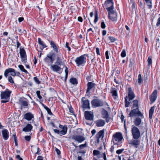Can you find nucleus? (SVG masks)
Masks as SVG:
<instances>
[{
  "label": "nucleus",
  "mask_w": 160,
  "mask_h": 160,
  "mask_svg": "<svg viewBox=\"0 0 160 160\" xmlns=\"http://www.w3.org/2000/svg\"><path fill=\"white\" fill-rule=\"evenodd\" d=\"M16 158L18 160H23L22 158L20 157L19 155H17L16 156Z\"/></svg>",
  "instance_id": "69168bd1"
},
{
  "label": "nucleus",
  "mask_w": 160,
  "mask_h": 160,
  "mask_svg": "<svg viewBox=\"0 0 160 160\" xmlns=\"http://www.w3.org/2000/svg\"><path fill=\"white\" fill-rule=\"evenodd\" d=\"M128 97L126 96L125 98V107H128L129 106L130 104V102L127 100Z\"/></svg>",
  "instance_id": "ea45409f"
},
{
  "label": "nucleus",
  "mask_w": 160,
  "mask_h": 160,
  "mask_svg": "<svg viewBox=\"0 0 160 160\" xmlns=\"http://www.w3.org/2000/svg\"><path fill=\"white\" fill-rule=\"evenodd\" d=\"M96 125L98 127H102L105 124V122L103 120L100 119L96 121Z\"/></svg>",
  "instance_id": "b1692460"
},
{
  "label": "nucleus",
  "mask_w": 160,
  "mask_h": 160,
  "mask_svg": "<svg viewBox=\"0 0 160 160\" xmlns=\"http://www.w3.org/2000/svg\"><path fill=\"white\" fill-rule=\"evenodd\" d=\"M65 80H66L68 77V68L66 66H65Z\"/></svg>",
  "instance_id": "a19ab883"
},
{
  "label": "nucleus",
  "mask_w": 160,
  "mask_h": 160,
  "mask_svg": "<svg viewBox=\"0 0 160 160\" xmlns=\"http://www.w3.org/2000/svg\"><path fill=\"white\" fill-rule=\"evenodd\" d=\"M63 57L62 55L61 54L59 55L56 58V61L55 63L59 65H63Z\"/></svg>",
  "instance_id": "f3484780"
},
{
  "label": "nucleus",
  "mask_w": 160,
  "mask_h": 160,
  "mask_svg": "<svg viewBox=\"0 0 160 160\" xmlns=\"http://www.w3.org/2000/svg\"><path fill=\"white\" fill-rule=\"evenodd\" d=\"M85 55H83L76 58L75 60V62L77 66H79L80 65H84L86 62V58L85 57Z\"/></svg>",
  "instance_id": "20e7f679"
},
{
  "label": "nucleus",
  "mask_w": 160,
  "mask_h": 160,
  "mask_svg": "<svg viewBox=\"0 0 160 160\" xmlns=\"http://www.w3.org/2000/svg\"><path fill=\"white\" fill-rule=\"evenodd\" d=\"M72 138L79 143H81L85 140V138L82 136L78 135H73Z\"/></svg>",
  "instance_id": "9b49d317"
},
{
  "label": "nucleus",
  "mask_w": 160,
  "mask_h": 160,
  "mask_svg": "<svg viewBox=\"0 0 160 160\" xmlns=\"http://www.w3.org/2000/svg\"><path fill=\"white\" fill-rule=\"evenodd\" d=\"M18 68L22 72L26 73H28V71L24 68V67L22 65H20L18 66Z\"/></svg>",
  "instance_id": "58836bf2"
},
{
  "label": "nucleus",
  "mask_w": 160,
  "mask_h": 160,
  "mask_svg": "<svg viewBox=\"0 0 160 160\" xmlns=\"http://www.w3.org/2000/svg\"><path fill=\"white\" fill-rule=\"evenodd\" d=\"M108 38L112 42H114L116 40V38L111 36H109Z\"/></svg>",
  "instance_id": "8fccbe9b"
},
{
  "label": "nucleus",
  "mask_w": 160,
  "mask_h": 160,
  "mask_svg": "<svg viewBox=\"0 0 160 160\" xmlns=\"http://www.w3.org/2000/svg\"><path fill=\"white\" fill-rule=\"evenodd\" d=\"M105 116L103 117V118H106V120L107 122H108L110 119V118L109 117L108 112L105 111Z\"/></svg>",
  "instance_id": "e433bc0d"
},
{
  "label": "nucleus",
  "mask_w": 160,
  "mask_h": 160,
  "mask_svg": "<svg viewBox=\"0 0 160 160\" xmlns=\"http://www.w3.org/2000/svg\"><path fill=\"white\" fill-rule=\"evenodd\" d=\"M2 133L3 139L7 140L9 137V132L6 129H4L2 131Z\"/></svg>",
  "instance_id": "4be33fe9"
},
{
  "label": "nucleus",
  "mask_w": 160,
  "mask_h": 160,
  "mask_svg": "<svg viewBox=\"0 0 160 160\" xmlns=\"http://www.w3.org/2000/svg\"><path fill=\"white\" fill-rule=\"evenodd\" d=\"M157 43L156 45V48L157 50L158 49L159 47L160 42H159V39L158 38L157 39Z\"/></svg>",
  "instance_id": "de8ad7c7"
},
{
  "label": "nucleus",
  "mask_w": 160,
  "mask_h": 160,
  "mask_svg": "<svg viewBox=\"0 0 160 160\" xmlns=\"http://www.w3.org/2000/svg\"><path fill=\"white\" fill-rule=\"evenodd\" d=\"M25 139L27 141H29L31 139V136H25Z\"/></svg>",
  "instance_id": "bf43d9fd"
},
{
  "label": "nucleus",
  "mask_w": 160,
  "mask_h": 160,
  "mask_svg": "<svg viewBox=\"0 0 160 160\" xmlns=\"http://www.w3.org/2000/svg\"><path fill=\"white\" fill-rule=\"evenodd\" d=\"M129 61L130 63L129 65V67H132V66L134 64V61L132 59H129Z\"/></svg>",
  "instance_id": "3c124183"
},
{
  "label": "nucleus",
  "mask_w": 160,
  "mask_h": 160,
  "mask_svg": "<svg viewBox=\"0 0 160 160\" xmlns=\"http://www.w3.org/2000/svg\"><path fill=\"white\" fill-rule=\"evenodd\" d=\"M128 90V97L129 98V101H130L135 98V96L131 88H129Z\"/></svg>",
  "instance_id": "2eb2a0df"
},
{
  "label": "nucleus",
  "mask_w": 160,
  "mask_h": 160,
  "mask_svg": "<svg viewBox=\"0 0 160 160\" xmlns=\"http://www.w3.org/2000/svg\"><path fill=\"white\" fill-rule=\"evenodd\" d=\"M131 131L133 139H138L140 138L141 133L139 129L137 127L132 126Z\"/></svg>",
  "instance_id": "f257e3e1"
},
{
  "label": "nucleus",
  "mask_w": 160,
  "mask_h": 160,
  "mask_svg": "<svg viewBox=\"0 0 160 160\" xmlns=\"http://www.w3.org/2000/svg\"><path fill=\"white\" fill-rule=\"evenodd\" d=\"M20 54L21 57H27L24 48H20Z\"/></svg>",
  "instance_id": "473e14b6"
},
{
  "label": "nucleus",
  "mask_w": 160,
  "mask_h": 160,
  "mask_svg": "<svg viewBox=\"0 0 160 160\" xmlns=\"http://www.w3.org/2000/svg\"><path fill=\"white\" fill-rule=\"evenodd\" d=\"M67 130L68 128L67 125H64L63 129L60 131H59V133L62 135H64L67 133Z\"/></svg>",
  "instance_id": "c756f323"
},
{
  "label": "nucleus",
  "mask_w": 160,
  "mask_h": 160,
  "mask_svg": "<svg viewBox=\"0 0 160 160\" xmlns=\"http://www.w3.org/2000/svg\"><path fill=\"white\" fill-rule=\"evenodd\" d=\"M11 92L9 91L8 89H6L5 91L2 92L1 93V99L3 100L1 101L2 103L8 102L9 99L10 95Z\"/></svg>",
  "instance_id": "f03ea898"
},
{
  "label": "nucleus",
  "mask_w": 160,
  "mask_h": 160,
  "mask_svg": "<svg viewBox=\"0 0 160 160\" xmlns=\"http://www.w3.org/2000/svg\"><path fill=\"white\" fill-rule=\"evenodd\" d=\"M85 98L83 97L82 99V107L84 108H90L89 102L88 100H85Z\"/></svg>",
  "instance_id": "f8f14e48"
},
{
  "label": "nucleus",
  "mask_w": 160,
  "mask_h": 160,
  "mask_svg": "<svg viewBox=\"0 0 160 160\" xmlns=\"http://www.w3.org/2000/svg\"><path fill=\"white\" fill-rule=\"evenodd\" d=\"M24 118L28 121H30L34 118V116L31 112H27L24 114Z\"/></svg>",
  "instance_id": "aec40b11"
},
{
  "label": "nucleus",
  "mask_w": 160,
  "mask_h": 160,
  "mask_svg": "<svg viewBox=\"0 0 160 160\" xmlns=\"http://www.w3.org/2000/svg\"><path fill=\"white\" fill-rule=\"evenodd\" d=\"M102 157H103L104 160H107L106 155L105 153H103L102 154Z\"/></svg>",
  "instance_id": "774afa93"
},
{
  "label": "nucleus",
  "mask_w": 160,
  "mask_h": 160,
  "mask_svg": "<svg viewBox=\"0 0 160 160\" xmlns=\"http://www.w3.org/2000/svg\"><path fill=\"white\" fill-rule=\"evenodd\" d=\"M115 147L114 146H112L110 148V151L112 152H114Z\"/></svg>",
  "instance_id": "0e129e2a"
},
{
  "label": "nucleus",
  "mask_w": 160,
  "mask_h": 160,
  "mask_svg": "<svg viewBox=\"0 0 160 160\" xmlns=\"http://www.w3.org/2000/svg\"><path fill=\"white\" fill-rule=\"evenodd\" d=\"M101 28L103 29H104L105 28L106 25L104 22H102L101 23Z\"/></svg>",
  "instance_id": "e2e57ef3"
},
{
  "label": "nucleus",
  "mask_w": 160,
  "mask_h": 160,
  "mask_svg": "<svg viewBox=\"0 0 160 160\" xmlns=\"http://www.w3.org/2000/svg\"><path fill=\"white\" fill-rule=\"evenodd\" d=\"M91 104L92 106L96 107L103 106V102L100 100L98 99H95L92 101Z\"/></svg>",
  "instance_id": "0eeeda50"
},
{
  "label": "nucleus",
  "mask_w": 160,
  "mask_h": 160,
  "mask_svg": "<svg viewBox=\"0 0 160 160\" xmlns=\"http://www.w3.org/2000/svg\"><path fill=\"white\" fill-rule=\"evenodd\" d=\"M114 6L111 7H108V8H106V9L108 12V15L116 12L114 10Z\"/></svg>",
  "instance_id": "c85d7f7f"
},
{
  "label": "nucleus",
  "mask_w": 160,
  "mask_h": 160,
  "mask_svg": "<svg viewBox=\"0 0 160 160\" xmlns=\"http://www.w3.org/2000/svg\"><path fill=\"white\" fill-rule=\"evenodd\" d=\"M108 17L109 19L113 21H116L117 19V14L116 12L108 15Z\"/></svg>",
  "instance_id": "5701e85b"
},
{
  "label": "nucleus",
  "mask_w": 160,
  "mask_h": 160,
  "mask_svg": "<svg viewBox=\"0 0 160 160\" xmlns=\"http://www.w3.org/2000/svg\"><path fill=\"white\" fill-rule=\"evenodd\" d=\"M147 61L148 62V66L151 65L152 63V60L150 57L148 58Z\"/></svg>",
  "instance_id": "37998d69"
},
{
  "label": "nucleus",
  "mask_w": 160,
  "mask_h": 160,
  "mask_svg": "<svg viewBox=\"0 0 160 160\" xmlns=\"http://www.w3.org/2000/svg\"><path fill=\"white\" fill-rule=\"evenodd\" d=\"M40 92L39 91H37L36 92V94L38 96V98L40 99H41L42 98V96L40 95Z\"/></svg>",
  "instance_id": "603ef678"
},
{
  "label": "nucleus",
  "mask_w": 160,
  "mask_h": 160,
  "mask_svg": "<svg viewBox=\"0 0 160 160\" xmlns=\"http://www.w3.org/2000/svg\"><path fill=\"white\" fill-rule=\"evenodd\" d=\"M51 47L53 48V50L56 52H58V48L53 41H50Z\"/></svg>",
  "instance_id": "cd10ccee"
},
{
  "label": "nucleus",
  "mask_w": 160,
  "mask_h": 160,
  "mask_svg": "<svg viewBox=\"0 0 160 160\" xmlns=\"http://www.w3.org/2000/svg\"><path fill=\"white\" fill-rule=\"evenodd\" d=\"M126 52L125 50L123 49L121 52V56L122 57H124L126 56Z\"/></svg>",
  "instance_id": "09e8293b"
},
{
  "label": "nucleus",
  "mask_w": 160,
  "mask_h": 160,
  "mask_svg": "<svg viewBox=\"0 0 160 160\" xmlns=\"http://www.w3.org/2000/svg\"><path fill=\"white\" fill-rule=\"evenodd\" d=\"M124 149H119L117 150L116 151V153L118 154H120L123 152V151H124Z\"/></svg>",
  "instance_id": "6e6d98bb"
},
{
  "label": "nucleus",
  "mask_w": 160,
  "mask_h": 160,
  "mask_svg": "<svg viewBox=\"0 0 160 160\" xmlns=\"http://www.w3.org/2000/svg\"><path fill=\"white\" fill-rule=\"evenodd\" d=\"M96 52L97 53V54L98 55H100V49L99 48H96Z\"/></svg>",
  "instance_id": "338daca9"
},
{
  "label": "nucleus",
  "mask_w": 160,
  "mask_h": 160,
  "mask_svg": "<svg viewBox=\"0 0 160 160\" xmlns=\"http://www.w3.org/2000/svg\"><path fill=\"white\" fill-rule=\"evenodd\" d=\"M112 0H107L103 4V7L106 8L113 6Z\"/></svg>",
  "instance_id": "dca6fc26"
},
{
  "label": "nucleus",
  "mask_w": 160,
  "mask_h": 160,
  "mask_svg": "<svg viewBox=\"0 0 160 160\" xmlns=\"http://www.w3.org/2000/svg\"><path fill=\"white\" fill-rule=\"evenodd\" d=\"M38 40L39 44L42 47H40L41 49H42L47 47L44 42L41 40L40 38H38Z\"/></svg>",
  "instance_id": "2f4dec72"
},
{
  "label": "nucleus",
  "mask_w": 160,
  "mask_h": 160,
  "mask_svg": "<svg viewBox=\"0 0 160 160\" xmlns=\"http://www.w3.org/2000/svg\"><path fill=\"white\" fill-rule=\"evenodd\" d=\"M138 81L139 84H140L142 82V76L140 74L138 75Z\"/></svg>",
  "instance_id": "c03bdc74"
},
{
  "label": "nucleus",
  "mask_w": 160,
  "mask_h": 160,
  "mask_svg": "<svg viewBox=\"0 0 160 160\" xmlns=\"http://www.w3.org/2000/svg\"><path fill=\"white\" fill-rule=\"evenodd\" d=\"M19 103L21 106V109L27 107L28 105V99L23 97L21 98L20 99Z\"/></svg>",
  "instance_id": "6e6552de"
},
{
  "label": "nucleus",
  "mask_w": 160,
  "mask_h": 160,
  "mask_svg": "<svg viewBox=\"0 0 160 160\" xmlns=\"http://www.w3.org/2000/svg\"><path fill=\"white\" fill-rule=\"evenodd\" d=\"M98 14L97 13V11H96V14L95 17V19L94 20V22L96 23L98 21Z\"/></svg>",
  "instance_id": "49530a36"
},
{
  "label": "nucleus",
  "mask_w": 160,
  "mask_h": 160,
  "mask_svg": "<svg viewBox=\"0 0 160 160\" xmlns=\"http://www.w3.org/2000/svg\"><path fill=\"white\" fill-rule=\"evenodd\" d=\"M112 140L114 143L121 142L123 139L122 134L119 132H117L113 135Z\"/></svg>",
  "instance_id": "39448f33"
},
{
  "label": "nucleus",
  "mask_w": 160,
  "mask_h": 160,
  "mask_svg": "<svg viewBox=\"0 0 160 160\" xmlns=\"http://www.w3.org/2000/svg\"><path fill=\"white\" fill-rule=\"evenodd\" d=\"M10 72L11 75L13 76H15L16 75V73L15 71V70L12 68H8V69H6L4 72V75L6 78H7L8 76V73Z\"/></svg>",
  "instance_id": "ddd939ff"
},
{
  "label": "nucleus",
  "mask_w": 160,
  "mask_h": 160,
  "mask_svg": "<svg viewBox=\"0 0 160 160\" xmlns=\"http://www.w3.org/2000/svg\"><path fill=\"white\" fill-rule=\"evenodd\" d=\"M95 84L92 82H88L87 84L88 88L86 91V94L88 96L90 95V90L95 87Z\"/></svg>",
  "instance_id": "4468645a"
},
{
  "label": "nucleus",
  "mask_w": 160,
  "mask_h": 160,
  "mask_svg": "<svg viewBox=\"0 0 160 160\" xmlns=\"http://www.w3.org/2000/svg\"><path fill=\"white\" fill-rule=\"evenodd\" d=\"M34 80L38 84L40 83V82L38 79L37 77H34Z\"/></svg>",
  "instance_id": "4d7b16f0"
},
{
  "label": "nucleus",
  "mask_w": 160,
  "mask_h": 160,
  "mask_svg": "<svg viewBox=\"0 0 160 160\" xmlns=\"http://www.w3.org/2000/svg\"><path fill=\"white\" fill-rule=\"evenodd\" d=\"M157 90H155L152 94L151 97L150 98V100L151 102H154L156 100L157 98Z\"/></svg>",
  "instance_id": "412c9836"
},
{
  "label": "nucleus",
  "mask_w": 160,
  "mask_h": 160,
  "mask_svg": "<svg viewBox=\"0 0 160 160\" xmlns=\"http://www.w3.org/2000/svg\"><path fill=\"white\" fill-rule=\"evenodd\" d=\"M100 139L99 138L96 137L95 141L94 142H93V143L96 145H98L100 141Z\"/></svg>",
  "instance_id": "79ce46f5"
},
{
  "label": "nucleus",
  "mask_w": 160,
  "mask_h": 160,
  "mask_svg": "<svg viewBox=\"0 0 160 160\" xmlns=\"http://www.w3.org/2000/svg\"><path fill=\"white\" fill-rule=\"evenodd\" d=\"M8 81L11 83H14L12 78L11 76H9L8 78Z\"/></svg>",
  "instance_id": "864d4df0"
},
{
  "label": "nucleus",
  "mask_w": 160,
  "mask_h": 160,
  "mask_svg": "<svg viewBox=\"0 0 160 160\" xmlns=\"http://www.w3.org/2000/svg\"><path fill=\"white\" fill-rule=\"evenodd\" d=\"M146 3L147 4L148 8H152V0H145Z\"/></svg>",
  "instance_id": "4c0bfd02"
},
{
  "label": "nucleus",
  "mask_w": 160,
  "mask_h": 160,
  "mask_svg": "<svg viewBox=\"0 0 160 160\" xmlns=\"http://www.w3.org/2000/svg\"><path fill=\"white\" fill-rule=\"evenodd\" d=\"M105 56L106 58L107 59H109V51H107L105 52Z\"/></svg>",
  "instance_id": "13d9d810"
},
{
  "label": "nucleus",
  "mask_w": 160,
  "mask_h": 160,
  "mask_svg": "<svg viewBox=\"0 0 160 160\" xmlns=\"http://www.w3.org/2000/svg\"><path fill=\"white\" fill-rule=\"evenodd\" d=\"M104 130L102 129L100 131L97 133L96 135V137L100 138H103L104 135Z\"/></svg>",
  "instance_id": "a878e982"
},
{
  "label": "nucleus",
  "mask_w": 160,
  "mask_h": 160,
  "mask_svg": "<svg viewBox=\"0 0 160 160\" xmlns=\"http://www.w3.org/2000/svg\"><path fill=\"white\" fill-rule=\"evenodd\" d=\"M111 93L114 99H117L118 98V94L116 90H112L111 91Z\"/></svg>",
  "instance_id": "72a5a7b5"
},
{
  "label": "nucleus",
  "mask_w": 160,
  "mask_h": 160,
  "mask_svg": "<svg viewBox=\"0 0 160 160\" xmlns=\"http://www.w3.org/2000/svg\"><path fill=\"white\" fill-rule=\"evenodd\" d=\"M44 61L48 66H50L52 64L54 61L53 54L51 53L48 54L47 57L44 58Z\"/></svg>",
  "instance_id": "423d86ee"
},
{
  "label": "nucleus",
  "mask_w": 160,
  "mask_h": 160,
  "mask_svg": "<svg viewBox=\"0 0 160 160\" xmlns=\"http://www.w3.org/2000/svg\"><path fill=\"white\" fill-rule=\"evenodd\" d=\"M70 82L73 85H77L78 83L77 79L74 78H71L70 79Z\"/></svg>",
  "instance_id": "f704fd0d"
},
{
  "label": "nucleus",
  "mask_w": 160,
  "mask_h": 160,
  "mask_svg": "<svg viewBox=\"0 0 160 160\" xmlns=\"http://www.w3.org/2000/svg\"><path fill=\"white\" fill-rule=\"evenodd\" d=\"M84 116L85 119L89 121H93L94 115L91 111H86L85 112Z\"/></svg>",
  "instance_id": "9d476101"
},
{
  "label": "nucleus",
  "mask_w": 160,
  "mask_h": 160,
  "mask_svg": "<svg viewBox=\"0 0 160 160\" xmlns=\"http://www.w3.org/2000/svg\"><path fill=\"white\" fill-rule=\"evenodd\" d=\"M139 143V141L138 139H134L131 140L129 143V144L134 146L136 148H137L138 147Z\"/></svg>",
  "instance_id": "6ab92c4d"
},
{
  "label": "nucleus",
  "mask_w": 160,
  "mask_h": 160,
  "mask_svg": "<svg viewBox=\"0 0 160 160\" xmlns=\"http://www.w3.org/2000/svg\"><path fill=\"white\" fill-rule=\"evenodd\" d=\"M12 138H14L15 142H17V138L16 134L13 135Z\"/></svg>",
  "instance_id": "052dcab7"
},
{
  "label": "nucleus",
  "mask_w": 160,
  "mask_h": 160,
  "mask_svg": "<svg viewBox=\"0 0 160 160\" xmlns=\"http://www.w3.org/2000/svg\"><path fill=\"white\" fill-rule=\"evenodd\" d=\"M86 144H81L79 145V147L80 149H82L84 147H86Z\"/></svg>",
  "instance_id": "680f3d73"
},
{
  "label": "nucleus",
  "mask_w": 160,
  "mask_h": 160,
  "mask_svg": "<svg viewBox=\"0 0 160 160\" xmlns=\"http://www.w3.org/2000/svg\"><path fill=\"white\" fill-rule=\"evenodd\" d=\"M61 65L55 63L54 64H52L50 66V69L52 71L59 73L61 70V68L60 67Z\"/></svg>",
  "instance_id": "1a4fd4ad"
},
{
  "label": "nucleus",
  "mask_w": 160,
  "mask_h": 160,
  "mask_svg": "<svg viewBox=\"0 0 160 160\" xmlns=\"http://www.w3.org/2000/svg\"><path fill=\"white\" fill-rule=\"evenodd\" d=\"M32 128V126L30 124H28L22 130L23 131L28 132H30Z\"/></svg>",
  "instance_id": "393cba45"
},
{
  "label": "nucleus",
  "mask_w": 160,
  "mask_h": 160,
  "mask_svg": "<svg viewBox=\"0 0 160 160\" xmlns=\"http://www.w3.org/2000/svg\"><path fill=\"white\" fill-rule=\"evenodd\" d=\"M41 104L44 108L47 111L49 115H52V112L51 110L48 107L46 106L42 103H41Z\"/></svg>",
  "instance_id": "7c9ffc66"
},
{
  "label": "nucleus",
  "mask_w": 160,
  "mask_h": 160,
  "mask_svg": "<svg viewBox=\"0 0 160 160\" xmlns=\"http://www.w3.org/2000/svg\"><path fill=\"white\" fill-rule=\"evenodd\" d=\"M129 116L131 118L135 117H138L143 118V115L142 113L139 111V109H134L130 111Z\"/></svg>",
  "instance_id": "7ed1b4c3"
},
{
  "label": "nucleus",
  "mask_w": 160,
  "mask_h": 160,
  "mask_svg": "<svg viewBox=\"0 0 160 160\" xmlns=\"http://www.w3.org/2000/svg\"><path fill=\"white\" fill-rule=\"evenodd\" d=\"M142 117H138L135 118L133 121L135 126L137 127L140 125L142 123Z\"/></svg>",
  "instance_id": "a211bd4d"
},
{
  "label": "nucleus",
  "mask_w": 160,
  "mask_h": 160,
  "mask_svg": "<svg viewBox=\"0 0 160 160\" xmlns=\"http://www.w3.org/2000/svg\"><path fill=\"white\" fill-rule=\"evenodd\" d=\"M132 108L139 109L138 101L137 100H135L132 102Z\"/></svg>",
  "instance_id": "bb28decb"
},
{
  "label": "nucleus",
  "mask_w": 160,
  "mask_h": 160,
  "mask_svg": "<svg viewBox=\"0 0 160 160\" xmlns=\"http://www.w3.org/2000/svg\"><path fill=\"white\" fill-rule=\"evenodd\" d=\"M22 62L26 63L27 62V57H21Z\"/></svg>",
  "instance_id": "a18cd8bd"
},
{
  "label": "nucleus",
  "mask_w": 160,
  "mask_h": 160,
  "mask_svg": "<svg viewBox=\"0 0 160 160\" xmlns=\"http://www.w3.org/2000/svg\"><path fill=\"white\" fill-rule=\"evenodd\" d=\"M93 153L94 155H97L100 154V152L98 151L97 150H94Z\"/></svg>",
  "instance_id": "5fc2aeb1"
},
{
  "label": "nucleus",
  "mask_w": 160,
  "mask_h": 160,
  "mask_svg": "<svg viewBox=\"0 0 160 160\" xmlns=\"http://www.w3.org/2000/svg\"><path fill=\"white\" fill-rule=\"evenodd\" d=\"M154 110V107H152L150 109L149 111V118L150 119L152 118V116Z\"/></svg>",
  "instance_id": "c9c22d12"
}]
</instances>
